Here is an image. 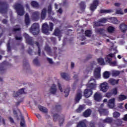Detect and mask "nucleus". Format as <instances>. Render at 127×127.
<instances>
[{
  "instance_id": "obj_1",
  "label": "nucleus",
  "mask_w": 127,
  "mask_h": 127,
  "mask_svg": "<svg viewBox=\"0 0 127 127\" xmlns=\"http://www.w3.org/2000/svg\"><path fill=\"white\" fill-rule=\"evenodd\" d=\"M53 30V23H50V26L47 23H44L42 26V31L45 34H49V31Z\"/></svg>"
},
{
  "instance_id": "obj_2",
  "label": "nucleus",
  "mask_w": 127,
  "mask_h": 127,
  "mask_svg": "<svg viewBox=\"0 0 127 127\" xmlns=\"http://www.w3.org/2000/svg\"><path fill=\"white\" fill-rule=\"evenodd\" d=\"M113 57H116V55L114 54H110L106 56L105 58V60L106 62H108L110 64L111 66H117V62H112V58Z\"/></svg>"
},
{
  "instance_id": "obj_3",
  "label": "nucleus",
  "mask_w": 127,
  "mask_h": 127,
  "mask_svg": "<svg viewBox=\"0 0 127 127\" xmlns=\"http://www.w3.org/2000/svg\"><path fill=\"white\" fill-rule=\"evenodd\" d=\"M14 7L16 9L18 15H23L24 14V9L22 5L20 4H16L14 5Z\"/></svg>"
},
{
  "instance_id": "obj_4",
  "label": "nucleus",
  "mask_w": 127,
  "mask_h": 127,
  "mask_svg": "<svg viewBox=\"0 0 127 127\" xmlns=\"http://www.w3.org/2000/svg\"><path fill=\"white\" fill-rule=\"evenodd\" d=\"M30 32L34 35H36L39 33V24L37 23H34L30 30Z\"/></svg>"
},
{
  "instance_id": "obj_5",
  "label": "nucleus",
  "mask_w": 127,
  "mask_h": 127,
  "mask_svg": "<svg viewBox=\"0 0 127 127\" xmlns=\"http://www.w3.org/2000/svg\"><path fill=\"white\" fill-rule=\"evenodd\" d=\"M99 89L101 92L106 93L108 92V90H109V85L106 82L102 83L100 84Z\"/></svg>"
},
{
  "instance_id": "obj_6",
  "label": "nucleus",
  "mask_w": 127,
  "mask_h": 127,
  "mask_svg": "<svg viewBox=\"0 0 127 127\" xmlns=\"http://www.w3.org/2000/svg\"><path fill=\"white\" fill-rule=\"evenodd\" d=\"M101 67H98L95 68L94 71V76L96 79H100L101 78Z\"/></svg>"
},
{
  "instance_id": "obj_7",
  "label": "nucleus",
  "mask_w": 127,
  "mask_h": 127,
  "mask_svg": "<svg viewBox=\"0 0 127 127\" xmlns=\"http://www.w3.org/2000/svg\"><path fill=\"white\" fill-rule=\"evenodd\" d=\"M88 88L90 89H95L97 87V83H96V80L95 79H90L87 85Z\"/></svg>"
},
{
  "instance_id": "obj_8",
  "label": "nucleus",
  "mask_w": 127,
  "mask_h": 127,
  "mask_svg": "<svg viewBox=\"0 0 127 127\" xmlns=\"http://www.w3.org/2000/svg\"><path fill=\"white\" fill-rule=\"evenodd\" d=\"M48 11L49 15V19H51L53 21H55L56 19L52 17V15H54V12H53V11H52V7H51V5L49 6Z\"/></svg>"
},
{
  "instance_id": "obj_9",
  "label": "nucleus",
  "mask_w": 127,
  "mask_h": 127,
  "mask_svg": "<svg viewBox=\"0 0 127 127\" xmlns=\"http://www.w3.org/2000/svg\"><path fill=\"white\" fill-rule=\"evenodd\" d=\"M115 102H116L115 98H112L111 99H110L108 101V107H109L110 109H114V108L116 107V104H115Z\"/></svg>"
},
{
  "instance_id": "obj_10",
  "label": "nucleus",
  "mask_w": 127,
  "mask_h": 127,
  "mask_svg": "<svg viewBox=\"0 0 127 127\" xmlns=\"http://www.w3.org/2000/svg\"><path fill=\"white\" fill-rule=\"evenodd\" d=\"M94 100L96 102H101L103 99V96L100 92H96L94 95Z\"/></svg>"
},
{
  "instance_id": "obj_11",
  "label": "nucleus",
  "mask_w": 127,
  "mask_h": 127,
  "mask_svg": "<svg viewBox=\"0 0 127 127\" xmlns=\"http://www.w3.org/2000/svg\"><path fill=\"white\" fill-rule=\"evenodd\" d=\"M107 22V19L105 18H102L101 19H100L98 22H96L95 23V26H101V25H103L104 23H106Z\"/></svg>"
},
{
  "instance_id": "obj_12",
  "label": "nucleus",
  "mask_w": 127,
  "mask_h": 127,
  "mask_svg": "<svg viewBox=\"0 0 127 127\" xmlns=\"http://www.w3.org/2000/svg\"><path fill=\"white\" fill-rule=\"evenodd\" d=\"M6 11H7V7H5L4 4L3 3L0 4V12L3 14V13H6Z\"/></svg>"
},
{
  "instance_id": "obj_13",
  "label": "nucleus",
  "mask_w": 127,
  "mask_h": 127,
  "mask_svg": "<svg viewBox=\"0 0 127 127\" xmlns=\"http://www.w3.org/2000/svg\"><path fill=\"white\" fill-rule=\"evenodd\" d=\"M104 104H102L100 106V108L99 109V112L100 114V115L102 116V115H108V110H105V109H103L102 108H103V107H104Z\"/></svg>"
},
{
  "instance_id": "obj_14",
  "label": "nucleus",
  "mask_w": 127,
  "mask_h": 127,
  "mask_svg": "<svg viewBox=\"0 0 127 127\" xmlns=\"http://www.w3.org/2000/svg\"><path fill=\"white\" fill-rule=\"evenodd\" d=\"M92 94L93 92L91 89L89 90L88 89H86L84 90V97H85V98H89V97H91Z\"/></svg>"
},
{
  "instance_id": "obj_15",
  "label": "nucleus",
  "mask_w": 127,
  "mask_h": 127,
  "mask_svg": "<svg viewBox=\"0 0 127 127\" xmlns=\"http://www.w3.org/2000/svg\"><path fill=\"white\" fill-rule=\"evenodd\" d=\"M98 4H99V1L98 0H95L93 1V4H91L90 6V9L91 10V11H94V10L97 8Z\"/></svg>"
},
{
  "instance_id": "obj_16",
  "label": "nucleus",
  "mask_w": 127,
  "mask_h": 127,
  "mask_svg": "<svg viewBox=\"0 0 127 127\" xmlns=\"http://www.w3.org/2000/svg\"><path fill=\"white\" fill-rule=\"evenodd\" d=\"M82 99V91L79 90L77 92L76 96L75 97L76 103H79L80 100Z\"/></svg>"
},
{
  "instance_id": "obj_17",
  "label": "nucleus",
  "mask_w": 127,
  "mask_h": 127,
  "mask_svg": "<svg viewBox=\"0 0 127 127\" xmlns=\"http://www.w3.org/2000/svg\"><path fill=\"white\" fill-rule=\"evenodd\" d=\"M56 92H57V88H56V85L55 84H53L51 89L49 90L50 94L52 95H54L56 94Z\"/></svg>"
},
{
  "instance_id": "obj_18",
  "label": "nucleus",
  "mask_w": 127,
  "mask_h": 127,
  "mask_svg": "<svg viewBox=\"0 0 127 127\" xmlns=\"http://www.w3.org/2000/svg\"><path fill=\"white\" fill-rule=\"evenodd\" d=\"M21 94H25V91H24V89L22 88L20 89L18 92H14L13 96V97H18V95Z\"/></svg>"
},
{
  "instance_id": "obj_19",
  "label": "nucleus",
  "mask_w": 127,
  "mask_h": 127,
  "mask_svg": "<svg viewBox=\"0 0 127 127\" xmlns=\"http://www.w3.org/2000/svg\"><path fill=\"white\" fill-rule=\"evenodd\" d=\"M54 35H56V36H58L59 40H60V37L62 36V31H60L59 29L57 28L55 30Z\"/></svg>"
},
{
  "instance_id": "obj_20",
  "label": "nucleus",
  "mask_w": 127,
  "mask_h": 127,
  "mask_svg": "<svg viewBox=\"0 0 127 127\" xmlns=\"http://www.w3.org/2000/svg\"><path fill=\"white\" fill-rule=\"evenodd\" d=\"M119 81H120V79L116 80L114 78H110V79H109L108 82L111 85H117V84H119Z\"/></svg>"
},
{
  "instance_id": "obj_21",
  "label": "nucleus",
  "mask_w": 127,
  "mask_h": 127,
  "mask_svg": "<svg viewBox=\"0 0 127 127\" xmlns=\"http://www.w3.org/2000/svg\"><path fill=\"white\" fill-rule=\"evenodd\" d=\"M24 36L25 37L26 39V43H28V44H31V43L32 42V38L29 37V36L26 33H25L24 34Z\"/></svg>"
},
{
  "instance_id": "obj_22",
  "label": "nucleus",
  "mask_w": 127,
  "mask_h": 127,
  "mask_svg": "<svg viewBox=\"0 0 127 127\" xmlns=\"http://www.w3.org/2000/svg\"><path fill=\"white\" fill-rule=\"evenodd\" d=\"M121 73V71L117 70H112L111 71V74L112 75V77H118L119 75Z\"/></svg>"
},
{
  "instance_id": "obj_23",
  "label": "nucleus",
  "mask_w": 127,
  "mask_h": 127,
  "mask_svg": "<svg viewBox=\"0 0 127 127\" xmlns=\"http://www.w3.org/2000/svg\"><path fill=\"white\" fill-rule=\"evenodd\" d=\"M120 28L122 32H126L127 30V26L125 24H121Z\"/></svg>"
},
{
  "instance_id": "obj_24",
  "label": "nucleus",
  "mask_w": 127,
  "mask_h": 127,
  "mask_svg": "<svg viewBox=\"0 0 127 127\" xmlns=\"http://www.w3.org/2000/svg\"><path fill=\"white\" fill-rule=\"evenodd\" d=\"M61 77L64 79L65 80H66V81H68L69 79H70V76H69V75L66 73L63 72L61 73Z\"/></svg>"
},
{
  "instance_id": "obj_25",
  "label": "nucleus",
  "mask_w": 127,
  "mask_h": 127,
  "mask_svg": "<svg viewBox=\"0 0 127 127\" xmlns=\"http://www.w3.org/2000/svg\"><path fill=\"white\" fill-rule=\"evenodd\" d=\"M25 23L26 25H29L30 23V20H29V16L28 14H26L25 16Z\"/></svg>"
},
{
  "instance_id": "obj_26",
  "label": "nucleus",
  "mask_w": 127,
  "mask_h": 127,
  "mask_svg": "<svg viewBox=\"0 0 127 127\" xmlns=\"http://www.w3.org/2000/svg\"><path fill=\"white\" fill-rule=\"evenodd\" d=\"M111 22L112 23H114V24H119L120 23V21L118 20V19L117 18L112 17L110 19Z\"/></svg>"
},
{
  "instance_id": "obj_27",
  "label": "nucleus",
  "mask_w": 127,
  "mask_h": 127,
  "mask_svg": "<svg viewBox=\"0 0 127 127\" xmlns=\"http://www.w3.org/2000/svg\"><path fill=\"white\" fill-rule=\"evenodd\" d=\"M38 108H39V110H40L41 112H42L45 114L47 113L48 110H47V109H46V108L44 107L43 106H42L40 105L38 106Z\"/></svg>"
},
{
  "instance_id": "obj_28",
  "label": "nucleus",
  "mask_w": 127,
  "mask_h": 127,
  "mask_svg": "<svg viewBox=\"0 0 127 127\" xmlns=\"http://www.w3.org/2000/svg\"><path fill=\"white\" fill-rule=\"evenodd\" d=\"M110 75H111L110 71H106L103 73V77L104 79H109L110 78Z\"/></svg>"
},
{
  "instance_id": "obj_29",
  "label": "nucleus",
  "mask_w": 127,
  "mask_h": 127,
  "mask_svg": "<svg viewBox=\"0 0 127 127\" xmlns=\"http://www.w3.org/2000/svg\"><path fill=\"white\" fill-rule=\"evenodd\" d=\"M39 16V12H35L32 14V17L34 20H36V19L38 18Z\"/></svg>"
},
{
  "instance_id": "obj_30",
  "label": "nucleus",
  "mask_w": 127,
  "mask_h": 127,
  "mask_svg": "<svg viewBox=\"0 0 127 127\" xmlns=\"http://www.w3.org/2000/svg\"><path fill=\"white\" fill-rule=\"evenodd\" d=\"M91 115V110L88 109L86 110L84 113H83V116L85 118H88Z\"/></svg>"
},
{
  "instance_id": "obj_31",
  "label": "nucleus",
  "mask_w": 127,
  "mask_h": 127,
  "mask_svg": "<svg viewBox=\"0 0 127 127\" xmlns=\"http://www.w3.org/2000/svg\"><path fill=\"white\" fill-rule=\"evenodd\" d=\"M45 16H46V9L44 8L42 11L41 13V18L42 19H44L45 18Z\"/></svg>"
},
{
  "instance_id": "obj_32",
  "label": "nucleus",
  "mask_w": 127,
  "mask_h": 127,
  "mask_svg": "<svg viewBox=\"0 0 127 127\" xmlns=\"http://www.w3.org/2000/svg\"><path fill=\"white\" fill-rule=\"evenodd\" d=\"M127 96L124 95H120L119 96V101H124V100H127Z\"/></svg>"
},
{
  "instance_id": "obj_33",
  "label": "nucleus",
  "mask_w": 127,
  "mask_h": 127,
  "mask_svg": "<svg viewBox=\"0 0 127 127\" xmlns=\"http://www.w3.org/2000/svg\"><path fill=\"white\" fill-rule=\"evenodd\" d=\"M97 61L100 65H105V62L104 61V59L100 58L97 60Z\"/></svg>"
},
{
  "instance_id": "obj_34",
  "label": "nucleus",
  "mask_w": 127,
  "mask_h": 127,
  "mask_svg": "<svg viewBox=\"0 0 127 127\" xmlns=\"http://www.w3.org/2000/svg\"><path fill=\"white\" fill-rule=\"evenodd\" d=\"M115 29H116L115 27L113 26H110L108 28L107 30L108 32H110V33H113V32L115 31Z\"/></svg>"
},
{
  "instance_id": "obj_35",
  "label": "nucleus",
  "mask_w": 127,
  "mask_h": 127,
  "mask_svg": "<svg viewBox=\"0 0 127 127\" xmlns=\"http://www.w3.org/2000/svg\"><path fill=\"white\" fill-rule=\"evenodd\" d=\"M111 93L112 95L116 96L118 94V88H113L111 91Z\"/></svg>"
},
{
  "instance_id": "obj_36",
  "label": "nucleus",
  "mask_w": 127,
  "mask_h": 127,
  "mask_svg": "<svg viewBox=\"0 0 127 127\" xmlns=\"http://www.w3.org/2000/svg\"><path fill=\"white\" fill-rule=\"evenodd\" d=\"M85 35L88 37H90L92 35V31L89 30H86L85 31Z\"/></svg>"
},
{
  "instance_id": "obj_37",
  "label": "nucleus",
  "mask_w": 127,
  "mask_h": 127,
  "mask_svg": "<svg viewBox=\"0 0 127 127\" xmlns=\"http://www.w3.org/2000/svg\"><path fill=\"white\" fill-rule=\"evenodd\" d=\"M77 127H86V124L83 122H80L77 125Z\"/></svg>"
},
{
  "instance_id": "obj_38",
  "label": "nucleus",
  "mask_w": 127,
  "mask_h": 127,
  "mask_svg": "<svg viewBox=\"0 0 127 127\" xmlns=\"http://www.w3.org/2000/svg\"><path fill=\"white\" fill-rule=\"evenodd\" d=\"M31 5L34 7H38V3L35 1H32L31 2Z\"/></svg>"
},
{
  "instance_id": "obj_39",
  "label": "nucleus",
  "mask_w": 127,
  "mask_h": 127,
  "mask_svg": "<svg viewBox=\"0 0 127 127\" xmlns=\"http://www.w3.org/2000/svg\"><path fill=\"white\" fill-rule=\"evenodd\" d=\"M84 109H85V105H80L76 111L77 113H80V112L84 110Z\"/></svg>"
},
{
  "instance_id": "obj_40",
  "label": "nucleus",
  "mask_w": 127,
  "mask_h": 127,
  "mask_svg": "<svg viewBox=\"0 0 127 127\" xmlns=\"http://www.w3.org/2000/svg\"><path fill=\"white\" fill-rule=\"evenodd\" d=\"M112 10H101L100 12L101 13H110V12H112Z\"/></svg>"
},
{
  "instance_id": "obj_41",
  "label": "nucleus",
  "mask_w": 127,
  "mask_h": 127,
  "mask_svg": "<svg viewBox=\"0 0 127 127\" xmlns=\"http://www.w3.org/2000/svg\"><path fill=\"white\" fill-rule=\"evenodd\" d=\"M120 116H121V114L119 112H116L114 113H113L114 118H119Z\"/></svg>"
},
{
  "instance_id": "obj_42",
  "label": "nucleus",
  "mask_w": 127,
  "mask_h": 127,
  "mask_svg": "<svg viewBox=\"0 0 127 127\" xmlns=\"http://www.w3.org/2000/svg\"><path fill=\"white\" fill-rule=\"evenodd\" d=\"M112 118H108L103 121V123H111Z\"/></svg>"
},
{
  "instance_id": "obj_43",
  "label": "nucleus",
  "mask_w": 127,
  "mask_h": 127,
  "mask_svg": "<svg viewBox=\"0 0 127 127\" xmlns=\"http://www.w3.org/2000/svg\"><path fill=\"white\" fill-rule=\"evenodd\" d=\"M116 13L117 14H124V12H123L122 9H118L116 10Z\"/></svg>"
},
{
  "instance_id": "obj_44",
  "label": "nucleus",
  "mask_w": 127,
  "mask_h": 127,
  "mask_svg": "<svg viewBox=\"0 0 127 127\" xmlns=\"http://www.w3.org/2000/svg\"><path fill=\"white\" fill-rule=\"evenodd\" d=\"M21 127H25V125L24 124V120L23 117H22V121L20 123Z\"/></svg>"
},
{
  "instance_id": "obj_45",
  "label": "nucleus",
  "mask_w": 127,
  "mask_h": 127,
  "mask_svg": "<svg viewBox=\"0 0 127 127\" xmlns=\"http://www.w3.org/2000/svg\"><path fill=\"white\" fill-rule=\"evenodd\" d=\"M0 70L1 71H3V70H5L4 66H3V64H0Z\"/></svg>"
},
{
  "instance_id": "obj_46",
  "label": "nucleus",
  "mask_w": 127,
  "mask_h": 127,
  "mask_svg": "<svg viewBox=\"0 0 127 127\" xmlns=\"http://www.w3.org/2000/svg\"><path fill=\"white\" fill-rule=\"evenodd\" d=\"M64 93L65 94V97H67L69 95V89H66L65 91H64Z\"/></svg>"
},
{
  "instance_id": "obj_47",
  "label": "nucleus",
  "mask_w": 127,
  "mask_h": 127,
  "mask_svg": "<svg viewBox=\"0 0 127 127\" xmlns=\"http://www.w3.org/2000/svg\"><path fill=\"white\" fill-rule=\"evenodd\" d=\"M19 30H20V28L18 25L16 26V27L13 29V31L15 32H16V31H19Z\"/></svg>"
},
{
  "instance_id": "obj_48",
  "label": "nucleus",
  "mask_w": 127,
  "mask_h": 127,
  "mask_svg": "<svg viewBox=\"0 0 127 127\" xmlns=\"http://www.w3.org/2000/svg\"><path fill=\"white\" fill-rule=\"evenodd\" d=\"M112 93L111 92H108L106 94V98H111L112 97Z\"/></svg>"
},
{
  "instance_id": "obj_49",
  "label": "nucleus",
  "mask_w": 127,
  "mask_h": 127,
  "mask_svg": "<svg viewBox=\"0 0 127 127\" xmlns=\"http://www.w3.org/2000/svg\"><path fill=\"white\" fill-rule=\"evenodd\" d=\"M64 122V118H62V119H60L59 123H60V125L61 127V126H62Z\"/></svg>"
},
{
  "instance_id": "obj_50",
  "label": "nucleus",
  "mask_w": 127,
  "mask_h": 127,
  "mask_svg": "<svg viewBox=\"0 0 127 127\" xmlns=\"http://www.w3.org/2000/svg\"><path fill=\"white\" fill-rule=\"evenodd\" d=\"M36 45L38 47V48L39 49L38 51V55H40V48L39 47V44L38 42H36Z\"/></svg>"
},
{
  "instance_id": "obj_51",
  "label": "nucleus",
  "mask_w": 127,
  "mask_h": 127,
  "mask_svg": "<svg viewBox=\"0 0 127 127\" xmlns=\"http://www.w3.org/2000/svg\"><path fill=\"white\" fill-rule=\"evenodd\" d=\"M59 115L56 114L54 115V121H56L57 119H59Z\"/></svg>"
},
{
  "instance_id": "obj_52",
  "label": "nucleus",
  "mask_w": 127,
  "mask_h": 127,
  "mask_svg": "<svg viewBox=\"0 0 127 127\" xmlns=\"http://www.w3.org/2000/svg\"><path fill=\"white\" fill-rule=\"evenodd\" d=\"M0 124H3V125H4V120L3 119V118H1V117L0 116Z\"/></svg>"
},
{
  "instance_id": "obj_53",
  "label": "nucleus",
  "mask_w": 127,
  "mask_h": 127,
  "mask_svg": "<svg viewBox=\"0 0 127 127\" xmlns=\"http://www.w3.org/2000/svg\"><path fill=\"white\" fill-rule=\"evenodd\" d=\"M112 50H113V51H115L114 52L115 54H117V53H119V51H118V50H117V47L112 48Z\"/></svg>"
},
{
  "instance_id": "obj_54",
  "label": "nucleus",
  "mask_w": 127,
  "mask_h": 127,
  "mask_svg": "<svg viewBox=\"0 0 127 127\" xmlns=\"http://www.w3.org/2000/svg\"><path fill=\"white\" fill-rule=\"evenodd\" d=\"M97 31L98 32V33L102 34L103 32H104V30L102 29H99L97 30Z\"/></svg>"
},
{
  "instance_id": "obj_55",
  "label": "nucleus",
  "mask_w": 127,
  "mask_h": 127,
  "mask_svg": "<svg viewBox=\"0 0 127 127\" xmlns=\"http://www.w3.org/2000/svg\"><path fill=\"white\" fill-rule=\"evenodd\" d=\"M48 61L49 62L50 64H53V61H52V59L48 58Z\"/></svg>"
},
{
  "instance_id": "obj_56",
  "label": "nucleus",
  "mask_w": 127,
  "mask_h": 127,
  "mask_svg": "<svg viewBox=\"0 0 127 127\" xmlns=\"http://www.w3.org/2000/svg\"><path fill=\"white\" fill-rule=\"evenodd\" d=\"M9 120L10 123H12V124H13V123H14L13 119L11 117H9Z\"/></svg>"
},
{
  "instance_id": "obj_57",
  "label": "nucleus",
  "mask_w": 127,
  "mask_h": 127,
  "mask_svg": "<svg viewBox=\"0 0 127 127\" xmlns=\"http://www.w3.org/2000/svg\"><path fill=\"white\" fill-rule=\"evenodd\" d=\"M21 37H20V36H19V37H18V36H16L15 37V39H16V40H21Z\"/></svg>"
},
{
  "instance_id": "obj_58",
  "label": "nucleus",
  "mask_w": 127,
  "mask_h": 127,
  "mask_svg": "<svg viewBox=\"0 0 127 127\" xmlns=\"http://www.w3.org/2000/svg\"><path fill=\"white\" fill-rule=\"evenodd\" d=\"M123 121H125V122H127V114L125 115L124 118H123Z\"/></svg>"
},
{
  "instance_id": "obj_59",
  "label": "nucleus",
  "mask_w": 127,
  "mask_h": 127,
  "mask_svg": "<svg viewBox=\"0 0 127 127\" xmlns=\"http://www.w3.org/2000/svg\"><path fill=\"white\" fill-rule=\"evenodd\" d=\"M124 105V103H121L119 104V108H121L122 109L123 108V106Z\"/></svg>"
},
{
  "instance_id": "obj_60",
  "label": "nucleus",
  "mask_w": 127,
  "mask_h": 127,
  "mask_svg": "<svg viewBox=\"0 0 127 127\" xmlns=\"http://www.w3.org/2000/svg\"><path fill=\"white\" fill-rule=\"evenodd\" d=\"M7 47L8 51H10V47L9 46V43H8L7 44Z\"/></svg>"
},
{
  "instance_id": "obj_61",
  "label": "nucleus",
  "mask_w": 127,
  "mask_h": 127,
  "mask_svg": "<svg viewBox=\"0 0 127 127\" xmlns=\"http://www.w3.org/2000/svg\"><path fill=\"white\" fill-rule=\"evenodd\" d=\"M37 118H38V119H41V116H40V115L37 114L36 115Z\"/></svg>"
},
{
  "instance_id": "obj_62",
  "label": "nucleus",
  "mask_w": 127,
  "mask_h": 127,
  "mask_svg": "<svg viewBox=\"0 0 127 127\" xmlns=\"http://www.w3.org/2000/svg\"><path fill=\"white\" fill-rule=\"evenodd\" d=\"M74 66H75V64H74V63L71 62V68H73L74 67Z\"/></svg>"
},
{
  "instance_id": "obj_63",
  "label": "nucleus",
  "mask_w": 127,
  "mask_h": 127,
  "mask_svg": "<svg viewBox=\"0 0 127 127\" xmlns=\"http://www.w3.org/2000/svg\"><path fill=\"white\" fill-rule=\"evenodd\" d=\"M121 5V4L120 3H115V6H120Z\"/></svg>"
},
{
  "instance_id": "obj_64",
  "label": "nucleus",
  "mask_w": 127,
  "mask_h": 127,
  "mask_svg": "<svg viewBox=\"0 0 127 127\" xmlns=\"http://www.w3.org/2000/svg\"><path fill=\"white\" fill-rule=\"evenodd\" d=\"M2 22H3V23H4V24H6V23L7 22V20H3V21H2Z\"/></svg>"
}]
</instances>
